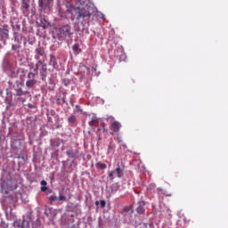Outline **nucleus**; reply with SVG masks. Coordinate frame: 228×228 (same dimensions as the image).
<instances>
[{
  "label": "nucleus",
  "instance_id": "nucleus-1",
  "mask_svg": "<svg viewBox=\"0 0 228 228\" xmlns=\"http://www.w3.org/2000/svg\"><path fill=\"white\" fill-rule=\"evenodd\" d=\"M90 17H92V12H90L89 6L77 7L71 12V20H77L83 28H85Z\"/></svg>",
  "mask_w": 228,
  "mask_h": 228
},
{
  "label": "nucleus",
  "instance_id": "nucleus-2",
  "mask_svg": "<svg viewBox=\"0 0 228 228\" xmlns=\"http://www.w3.org/2000/svg\"><path fill=\"white\" fill-rule=\"evenodd\" d=\"M15 90L16 95L18 96L19 101H20L21 102H26V100L31 97V94H29V91H24L20 87Z\"/></svg>",
  "mask_w": 228,
  "mask_h": 228
},
{
  "label": "nucleus",
  "instance_id": "nucleus-3",
  "mask_svg": "<svg viewBox=\"0 0 228 228\" xmlns=\"http://www.w3.org/2000/svg\"><path fill=\"white\" fill-rule=\"evenodd\" d=\"M36 67H37V70H38L39 67H41V68L39 69L40 74H41L42 76H45V73L47 72V64H45V62H44V61H37V63L36 64Z\"/></svg>",
  "mask_w": 228,
  "mask_h": 228
},
{
  "label": "nucleus",
  "instance_id": "nucleus-4",
  "mask_svg": "<svg viewBox=\"0 0 228 228\" xmlns=\"http://www.w3.org/2000/svg\"><path fill=\"white\" fill-rule=\"evenodd\" d=\"M35 58L37 61H42V58H45V52L44 50V48L42 47H37L36 49V55Z\"/></svg>",
  "mask_w": 228,
  "mask_h": 228
},
{
  "label": "nucleus",
  "instance_id": "nucleus-5",
  "mask_svg": "<svg viewBox=\"0 0 228 228\" xmlns=\"http://www.w3.org/2000/svg\"><path fill=\"white\" fill-rule=\"evenodd\" d=\"M121 127H122V124H120V122L118 121H113L110 126V129L113 133H118Z\"/></svg>",
  "mask_w": 228,
  "mask_h": 228
},
{
  "label": "nucleus",
  "instance_id": "nucleus-6",
  "mask_svg": "<svg viewBox=\"0 0 228 228\" xmlns=\"http://www.w3.org/2000/svg\"><path fill=\"white\" fill-rule=\"evenodd\" d=\"M38 74V66L35 67L34 72L30 71L28 74V81H37L35 77H37V75Z\"/></svg>",
  "mask_w": 228,
  "mask_h": 228
},
{
  "label": "nucleus",
  "instance_id": "nucleus-7",
  "mask_svg": "<svg viewBox=\"0 0 228 228\" xmlns=\"http://www.w3.org/2000/svg\"><path fill=\"white\" fill-rule=\"evenodd\" d=\"M70 31H71V28H70V26L69 25H66L60 28L61 35H63L64 37H67V36L70 37V35H72Z\"/></svg>",
  "mask_w": 228,
  "mask_h": 228
},
{
  "label": "nucleus",
  "instance_id": "nucleus-8",
  "mask_svg": "<svg viewBox=\"0 0 228 228\" xmlns=\"http://www.w3.org/2000/svg\"><path fill=\"white\" fill-rule=\"evenodd\" d=\"M136 212L138 215H143L145 213V201H139L137 203Z\"/></svg>",
  "mask_w": 228,
  "mask_h": 228
},
{
  "label": "nucleus",
  "instance_id": "nucleus-9",
  "mask_svg": "<svg viewBox=\"0 0 228 228\" xmlns=\"http://www.w3.org/2000/svg\"><path fill=\"white\" fill-rule=\"evenodd\" d=\"M14 227L19 228H29V221L23 219L21 223H19L17 221L14 222Z\"/></svg>",
  "mask_w": 228,
  "mask_h": 228
},
{
  "label": "nucleus",
  "instance_id": "nucleus-10",
  "mask_svg": "<svg viewBox=\"0 0 228 228\" xmlns=\"http://www.w3.org/2000/svg\"><path fill=\"white\" fill-rule=\"evenodd\" d=\"M114 172L117 174V177H124V164H121V166L118 164Z\"/></svg>",
  "mask_w": 228,
  "mask_h": 228
},
{
  "label": "nucleus",
  "instance_id": "nucleus-11",
  "mask_svg": "<svg viewBox=\"0 0 228 228\" xmlns=\"http://www.w3.org/2000/svg\"><path fill=\"white\" fill-rule=\"evenodd\" d=\"M134 213V209H133V206L125 207L122 211V215L124 216H127V215H133Z\"/></svg>",
  "mask_w": 228,
  "mask_h": 228
},
{
  "label": "nucleus",
  "instance_id": "nucleus-12",
  "mask_svg": "<svg viewBox=\"0 0 228 228\" xmlns=\"http://www.w3.org/2000/svg\"><path fill=\"white\" fill-rule=\"evenodd\" d=\"M38 4L41 10H47L49 6V0H38Z\"/></svg>",
  "mask_w": 228,
  "mask_h": 228
},
{
  "label": "nucleus",
  "instance_id": "nucleus-13",
  "mask_svg": "<svg viewBox=\"0 0 228 228\" xmlns=\"http://www.w3.org/2000/svg\"><path fill=\"white\" fill-rule=\"evenodd\" d=\"M21 8L23 13H26V12L29 10V0H22Z\"/></svg>",
  "mask_w": 228,
  "mask_h": 228
},
{
  "label": "nucleus",
  "instance_id": "nucleus-14",
  "mask_svg": "<svg viewBox=\"0 0 228 228\" xmlns=\"http://www.w3.org/2000/svg\"><path fill=\"white\" fill-rule=\"evenodd\" d=\"M115 143L113 142H110L107 150V154L110 156V154H115Z\"/></svg>",
  "mask_w": 228,
  "mask_h": 228
},
{
  "label": "nucleus",
  "instance_id": "nucleus-15",
  "mask_svg": "<svg viewBox=\"0 0 228 228\" xmlns=\"http://www.w3.org/2000/svg\"><path fill=\"white\" fill-rule=\"evenodd\" d=\"M67 156H69V158H71V159H74V158H76V156H77L78 151H74V150H68L66 151Z\"/></svg>",
  "mask_w": 228,
  "mask_h": 228
},
{
  "label": "nucleus",
  "instance_id": "nucleus-16",
  "mask_svg": "<svg viewBox=\"0 0 228 228\" xmlns=\"http://www.w3.org/2000/svg\"><path fill=\"white\" fill-rule=\"evenodd\" d=\"M37 85V80H27L26 86L27 88H33Z\"/></svg>",
  "mask_w": 228,
  "mask_h": 228
},
{
  "label": "nucleus",
  "instance_id": "nucleus-17",
  "mask_svg": "<svg viewBox=\"0 0 228 228\" xmlns=\"http://www.w3.org/2000/svg\"><path fill=\"white\" fill-rule=\"evenodd\" d=\"M95 167H96V168H98V170H106V168H107L106 164H104L102 162H97Z\"/></svg>",
  "mask_w": 228,
  "mask_h": 228
},
{
  "label": "nucleus",
  "instance_id": "nucleus-18",
  "mask_svg": "<svg viewBox=\"0 0 228 228\" xmlns=\"http://www.w3.org/2000/svg\"><path fill=\"white\" fill-rule=\"evenodd\" d=\"M77 119V118L75 115H71L69 117L68 122H69V124H75Z\"/></svg>",
  "mask_w": 228,
  "mask_h": 228
},
{
  "label": "nucleus",
  "instance_id": "nucleus-19",
  "mask_svg": "<svg viewBox=\"0 0 228 228\" xmlns=\"http://www.w3.org/2000/svg\"><path fill=\"white\" fill-rule=\"evenodd\" d=\"M41 191H47V182L45 180L41 181Z\"/></svg>",
  "mask_w": 228,
  "mask_h": 228
},
{
  "label": "nucleus",
  "instance_id": "nucleus-20",
  "mask_svg": "<svg viewBox=\"0 0 228 228\" xmlns=\"http://www.w3.org/2000/svg\"><path fill=\"white\" fill-rule=\"evenodd\" d=\"M0 33L4 37V38H8V29L6 28H0Z\"/></svg>",
  "mask_w": 228,
  "mask_h": 228
},
{
  "label": "nucleus",
  "instance_id": "nucleus-21",
  "mask_svg": "<svg viewBox=\"0 0 228 228\" xmlns=\"http://www.w3.org/2000/svg\"><path fill=\"white\" fill-rule=\"evenodd\" d=\"M72 49L74 53H76V54H79V53H81V50L79 49V45L77 44L74 45Z\"/></svg>",
  "mask_w": 228,
  "mask_h": 228
},
{
  "label": "nucleus",
  "instance_id": "nucleus-22",
  "mask_svg": "<svg viewBox=\"0 0 228 228\" xmlns=\"http://www.w3.org/2000/svg\"><path fill=\"white\" fill-rule=\"evenodd\" d=\"M20 49V44L12 45V51H19Z\"/></svg>",
  "mask_w": 228,
  "mask_h": 228
},
{
  "label": "nucleus",
  "instance_id": "nucleus-23",
  "mask_svg": "<svg viewBox=\"0 0 228 228\" xmlns=\"http://www.w3.org/2000/svg\"><path fill=\"white\" fill-rule=\"evenodd\" d=\"M48 200H49L51 203H53V202H54L55 200H58V197H56V196H54V195L49 196Z\"/></svg>",
  "mask_w": 228,
  "mask_h": 228
},
{
  "label": "nucleus",
  "instance_id": "nucleus-24",
  "mask_svg": "<svg viewBox=\"0 0 228 228\" xmlns=\"http://www.w3.org/2000/svg\"><path fill=\"white\" fill-rule=\"evenodd\" d=\"M57 200H67V197L63 196L61 192H60L59 198Z\"/></svg>",
  "mask_w": 228,
  "mask_h": 228
},
{
  "label": "nucleus",
  "instance_id": "nucleus-25",
  "mask_svg": "<svg viewBox=\"0 0 228 228\" xmlns=\"http://www.w3.org/2000/svg\"><path fill=\"white\" fill-rule=\"evenodd\" d=\"M115 175V171H111L109 173V177L111 181H113V176Z\"/></svg>",
  "mask_w": 228,
  "mask_h": 228
},
{
  "label": "nucleus",
  "instance_id": "nucleus-26",
  "mask_svg": "<svg viewBox=\"0 0 228 228\" xmlns=\"http://www.w3.org/2000/svg\"><path fill=\"white\" fill-rule=\"evenodd\" d=\"M100 206H101V208H106V201L105 200H101L100 201Z\"/></svg>",
  "mask_w": 228,
  "mask_h": 228
},
{
  "label": "nucleus",
  "instance_id": "nucleus-27",
  "mask_svg": "<svg viewBox=\"0 0 228 228\" xmlns=\"http://www.w3.org/2000/svg\"><path fill=\"white\" fill-rule=\"evenodd\" d=\"M87 0H77V3L83 6V4H86Z\"/></svg>",
  "mask_w": 228,
  "mask_h": 228
},
{
  "label": "nucleus",
  "instance_id": "nucleus-28",
  "mask_svg": "<svg viewBox=\"0 0 228 228\" xmlns=\"http://www.w3.org/2000/svg\"><path fill=\"white\" fill-rule=\"evenodd\" d=\"M76 108H77V111H83V110H81V108L79 107V105H76Z\"/></svg>",
  "mask_w": 228,
  "mask_h": 228
},
{
  "label": "nucleus",
  "instance_id": "nucleus-29",
  "mask_svg": "<svg viewBox=\"0 0 228 228\" xmlns=\"http://www.w3.org/2000/svg\"><path fill=\"white\" fill-rule=\"evenodd\" d=\"M96 121H97V118L96 117H93L91 122H96Z\"/></svg>",
  "mask_w": 228,
  "mask_h": 228
},
{
  "label": "nucleus",
  "instance_id": "nucleus-30",
  "mask_svg": "<svg viewBox=\"0 0 228 228\" xmlns=\"http://www.w3.org/2000/svg\"><path fill=\"white\" fill-rule=\"evenodd\" d=\"M75 31H80L81 29L79 28H77V26L75 25Z\"/></svg>",
  "mask_w": 228,
  "mask_h": 228
},
{
  "label": "nucleus",
  "instance_id": "nucleus-31",
  "mask_svg": "<svg viewBox=\"0 0 228 228\" xmlns=\"http://www.w3.org/2000/svg\"><path fill=\"white\" fill-rule=\"evenodd\" d=\"M28 108L33 109V108H35V106H33L31 103H28Z\"/></svg>",
  "mask_w": 228,
  "mask_h": 228
},
{
  "label": "nucleus",
  "instance_id": "nucleus-32",
  "mask_svg": "<svg viewBox=\"0 0 228 228\" xmlns=\"http://www.w3.org/2000/svg\"><path fill=\"white\" fill-rule=\"evenodd\" d=\"M41 27L45 28V24L44 22H42Z\"/></svg>",
  "mask_w": 228,
  "mask_h": 228
},
{
  "label": "nucleus",
  "instance_id": "nucleus-33",
  "mask_svg": "<svg viewBox=\"0 0 228 228\" xmlns=\"http://www.w3.org/2000/svg\"><path fill=\"white\" fill-rule=\"evenodd\" d=\"M95 205H96V206H99V201H95Z\"/></svg>",
  "mask_w": 228,
  "mask_h": 228
},
{
  "label": "nucleus",
  "instance_id": "nucleus-34",
  "mask_svg": "<svg viewBox=\"0 0 228 228\" xmlns=\"http://www.w3.org/2000/svg\"><path fill=\"white\" fill-rule=\"evenodd\" d=\"M62 101H63V102H67L65 101V98H62Z\"/></svg>",
  "mask_w": 228,
  "mask_h": 228
},
{
  "label": "nucleus",
  "instance_id": "nucleus-35",
  "mask_svg": "<svg viewBox=\"0 0 228 228\" xmlns=\"http://www.w3.org/2000/svg\"><path fill=\"white\" fill-rule=\"evenodd\" d=\"M110 118H111V120H115V118H113V117H110Z\"/></svg>",
  "mask_w": 228,
  "mask_h": 228
},
{
  "label": "nucleus",
  "instance_id": "nucleus-36",
  "mask_svg": "<svg viewBox=\"0 0 228 228\" xmlns=\"http://www.w3.org/2000/svg\"><path fill=\"white\" fill-rule=\"evenodd\" d=\"M3 46L0 45V49L2 48Z\"/></svg>",
  "mask_w": 228,
  "mask_h": 228
},
{
  "label": "nucleus",
  "instance_id": "nucleus-37",
  "mask_svg": "<svg viewBox=\"0 0 228 228\" xmlns=\"http://www.w3.org/2000/svg\"><path fill=\"white\" fill-rule=\"evenodd\" d=\"M3 46L0 45V49L2 48Z\"/></svg>",
  "mask_w": 228,
  "mask_h": 228
},
{
  "label": "nucleus",
  "instance_id": "nucleus-38",
  "mask_svg": "<svg viewBox=\"0 0 228 228\" xmlns=\"http://www.w3.org/2000/svg\"><path fill=\"white\" fill-rule=\"evenodd\" d=\"M110 134H113V133H110Z\"/></svg>",
  "mask_w": 228,
  "mask_h": 228
}]
</instances>
